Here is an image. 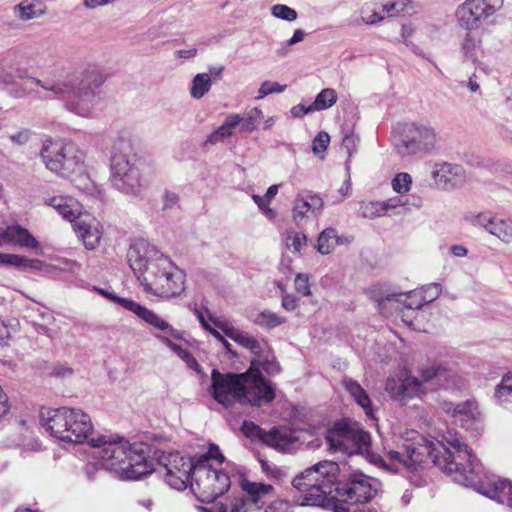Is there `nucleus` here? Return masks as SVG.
I'll return each instance as SVG.
<instances>
[{
    "instance_id": "obj_55",
    "label": "nucleus",
    "mask_w": 512,
    "mask_h": 512,
    "mask_svg": "<svg viewBox=\"0 0 512 512\" xmlns=\"http://www.w3.org/2000/svg\"><path fill=\"white\" fill-rule=\"evenodd\" d=\"M477 43L471 38L469 35L464 39L462 44V49L466 55V61H475V51H476Z\"/></svg>"
},
{
    "instance_id": "obj_45",
    "label": "nucleus",
    "mask_w": 512,
    "mask_h": 512,
    "mask_svg": "<svg viewBox=\"0 0 512 512\" xmlns=\"http://www.w3.org/2000/svg\"><path fill=\"white\" fill-rule=\"evenodd\" d=\"M391 186L394 192L404 195L411 189L412 177L406 172L398 173L392 179Z\"/></svg>"
},
{
    "instance_id": "obj_29",
    "label": "nucleus",
    "mask_w": 512,
    "mask_h": 512,
    "mask_svg": "<svg viewBox=\"0 0 512 512\" xmlns=\"http://www.w3.org/2000/svg\"><path fill=\"white\" fill-rule=\"evenodd\" d=\"M81 75L83 76L81 80L75 79L70 81L81 90L98 88L108 78V74L104 72L101 66H90Z\"/></svg>"
},
{
    "instance_id": "obj_34",
    "label": "nucleus",
    "mask_w": 512,
    "mask_h": 512,
    "mask_svg": "<svg viewBox=\"0 0 512 512\" xmlns=\"http://www.w3.org/2000/svg\"><path fill=\"white\" fill-rule=\"evenodd\" d=\"M12 267L49 274L53 267L42 260L14 254Z\"/></svg>"
},
{
    "instance_id": "obj_20",
    "label": "nucleus",
    "mask_w": 512,
    "mask_h": 512,
    "mask_svg": "<svg viewBox=\"0 0 512 512\" xmlns=\"http://www.w3.org/2000/svg\"><path fill=\"white\" fill-rule=\"evenodd\" d=\"M7 244L30 249L37 254H42L39 241L28 229L19 224L9 225L5 229L0 228V247Z\"/></svg>"
},
{
    "instance_id": "obj_9",
    "label": "nucleus",
    "mask_w": 512,
    "mask_h": 512,
    "mask_svg": "<svg viewBox=\"0 0 512 512\" xmlns=\"http://www.w3.org/2000/svg\"><path fill=\"white\" fill-rule=\"evenodd\" d=\"M41 159L51 172L71 180L79 176L81 180L89 179L84 174V155L78 147L70 142L46 140L43 143Z\"/></svg>"
},
{
    "instance_id": "obj_51",
    "label": "nucleus",
    "mask_w": 512,
    "mask_h": 512,
    "mask_svg": "<svg viewBox=\"0 0 512 512\" xmlns=\"http://www.w3.org/2000/svg\"><path fill=\"white\" fill-rule=\"evenodd\" d=\"M358 142L359 138L353 133H348L343 137L341 148L346 151L349 159L356 152Z\"/></svg>"
},
{
    "instance_id": "obj_57",
    "label": "nucleus",
    "mask_w": 512,
    "mask_h": 512,
    "mask_svg": "<svg viewBox=\"0 0 512 512\" xmlns=\"http://www.w3.org/2000/svg\"><path fill=\"white\" fill-rule=\"evenodd\" d=\"M483 2V8L487 16L490 17L503 7L504 0H483Z\"/></svg>"
},
{
    "instance_id": "obj_35",
    "label": "nucleus",
    "mask_w": 512,
    "mask_h": 512,
    "mask_svg": "<svg viewBox=\"0 0 512 512\" xmlns=\"http://www.w3.org/2000/svg\"><path fill=\"white\" fill-rule=\"evenodd\" d=\"M488 232L504 243H512V221L494 217Z\"/></svg>"
},
{
    "instance_id": "obj_49",
    "label": "nucleus",
    "mask_w": 512,
    "mask_h": 512,
    "mask_svg": "<svg viewBox=\"0 0 512 512\" xmlns=\"http://www.w3.org/2000/svg\"><path fill=\"white\" fill-rule=\"evenodd\" d=\"M385 216L394 212L398 208L404 207L409 204V200L404 195L394 196L385 201H382Z\"/></svg>"
},
{
    "instance_id": "obj_22",
    "label": "nucleus",
    "mask_w": 512,
    "mask_h": 512,
    "mask_svg": "<svg viewBox=\"0 0 512 512\" xmlns=\"http://www.w3.org/2000/svg\"><path fill=\"white\" fill-rule=\"evenodd\" d=\"M426 303H429V300H426V295H423V291L414 290L409 293L387 295L378 301L377 307L382 313L388 314V307L392 308L395 304H403L408 312L418 314L416 311Z\"/></svg>"
},
{
    "instance_id": "obj_33",
    "label": "nucleus",
    "mask_w": 512,
    "mask_h": 512,
    "mask_svg": "<svg viewBox=\"0 0 512 512\" xmlns=\"http://www.w3.org/2000/svg\"><path fill=\"white\" fill-rule=\"evenodd\" d=\"M240 124V114L231 113L227 115L223 124L218 127L209 137L211 143H217L233 135L234 129Z\"/></svg>"
},
{
    "instance_id": "obj_17",
    "label": "nucleus",
    "mask_w": 512,
    "mask_h": 512,
    "mask_svg": "<svg viewBox=\"0 0 512 512\" xmlns=\"http://www.w3.org/2000/svg\"><path fill=\"white\" fill-rule=\"evenodd\" d=\"M99 294L103 295L104 297L110 299L111 301L116 302L121 307H123L125 310L133 313L138 318L143 320L145 323L153 326L154 328L165 331L167 334L174 338H180V333L175 330L168 322H166L164 319H162L159 315H157L152 310L148 309L147 307L141 305L138 302H135L131 299L119 297L115 295L114 293L107 292L101 288H94Z\"/></svg>"
},
{
    "instance_id": "obj_63",
    "label": "nucleus",
    "mask_w": 512,
    "mask_h": 512,
    "mask_svg": "<svg viewBox=\"0 0 512 512\" xmlns=\"http://www.w3.org/2000/svg\"><path fill=\"white\" fill-rule=\"evenodd\" d=\"M282 307L287 311H294L298 307V300L294 295L287 294L282 298Z\"/></svg>"
},
{
    "instance_id": "obj_7",
    "label": "nucleus",
    "mask_w": 512,
    "mask_h": 512,
    "mask_svg": "<svg viewBox=\"0 0 512 512\" xmlns=\"http://www.w3.org/2000/svg\"><path fill=\"white\" fill-rule=\"evenodd\" d=\"M212 461L219 465L224 462V456L216 445H211L207 453L197 457L192 475L191 491L201 502L215 501L231 485L228 472L214 467Z\"/></svg>"
},
{
    "instance_id": "obj_18",
    "label": "nucleus",
    "mask_w": 512,
    "mask_h": 512,
    "mask_svg": "<svg viewBox=\"0 0 512 512\" xmlns=\"http://www.w3.org/2000/svg\"><path fill=\"white\" fill-rule=\"evenodd\" d=\"M326 440L335 451L354 452L367 449L370 435L358 427L342 429L336 426L327 432Z\"/></svg>"
},
{
    "instance_id": "obj_13",
    "label": "nucleus",
    "mask_w": 512,
    "mask_h": 512,
    "mask_svg": "<svg viewBox=\"0 0 512 512\" xmlns=\"http://www.w3.org/2000/svg\"><path fill=\"white\" fill-rule=\"evenodd\" d=\"M238 483L249 498L237 500L231 512H290L289 503L282 499L273 501L265 510L257 506V502L274 494L272 485L250 481L242 474L238 475Z\"/></svg>"
},
{
    "instance_id": "obj_16",
    "label": "nucleus",
    "mask_w": 512,
    "mask_h": 512,
    "mask_svg": "<svg viewBox=\"0 0 512 512\" xmlns=\"http://www.w3.org/2000/svg\"><path fill=\"white\" fill-rule=\"evenodd\" d=\"M45 90L57 94L72 93L73 97L67 100V108L78 116L93 118L99 112L100 97L93 91L81 90L72 82H58L50 87L43 86Z\"/></svg>"
},
{
    "instance_id": "obj_39",
    "label": "nucleus",
    "mask_w": 512,
    "mask_h": 512,
    "mask_svg": "<svg viewBox=\"0 0 512 512\" xmlns=\"http://www.w3.org/2000/svg\"><path fill=\"white\" fill-rule=\"evenodd\" d=\"M382 13L381 4L376 2L366 3L361 8V19L367 25H375L383 21L384 16Z\"/></svg>"
},
{
    "instance_id": "obj_14",
    "label": "nucleus",
    "mask_w": 512,
    "mask_h": 512,
    "mask_svg": "<svg viewBox=\"0 0 512 512\" xmlns=\"http://www.w3.org/2000/svg\"><path fill=\"white\" fill-rule=\"evenodd\" d=\"M160 472L165 482L173 489L184 490L188 484L191 486L197 458L186 457L178 452L155 453Z\"/></svg>"
},
{
    "instance_id": "obj_4",
    "label": "nucleus",
    "mask_w": 512,
    "mask_h": 512,
    "mask_svg": "<svg viewBox=\"0 0 512 512\" xmlns=\"http://www.w3.org/2000/svg\"><path fill=\"white\" fill-rule=\"evenodd\" d=\"M90 445L98 449L100 465L121 480H138L155 470L145 443L99 435L90 440Z\"/></svg>"
},
{
    "instance_id": "obj_40",
    "label": "nucleus",
    "mask_w": 512,
    "mask_h": 512,
    "mask_svg": "<svg viewBox=\"0 0 512 512\" xmlns=\"http://www.w3.org/2000/svg\"><path fill=\"white\" fill-rule=\"evenodd\" d=\"M211 87V77L207 73L197 74L190 88V94L195 99L202 98Z\"/></svg>"
},
{
    "instance_id": "obj_48",
    "label": "nucleus",
    "mask_w": 512,
    "mask_h": 512,
    "mask_svg": "<svg viewBox=\"0 0 512 512\" xmlns=\"http://www.w3.org/2000/svg\"><path fill=\"white\" fill-rule=\"evenodd\" d=\"M330 143V136L327 132L321 131L312 141V152L321 158Z\"/></svg>"
},
{
    "instance_id": "obj_56",
    "label": "nucleus",
    "mask_w": 512,
    "mask_h": 512,
    "mask_svg": "<svg viewBox=\"0 0 512 512\" xmlns=\"http://www.w3.org/2000/svg\"><path fill=\"white\" fill-rule=\"evenodd\" d=\"M242 431L247 437L254 438L259 436L261 439L262 435L265 433L262 432L261 429L252 422H244Z\"/></svg>"
},
{
    "instance_id": "obj_42",
    "label": "nucleus",
    "mask_w": 512,
    "mask_h": 512,
    "mask_svg": "<svg viewBox=\"0 0 512 512\" xmlns=\"http://www.w3.org/2000/svg\"><path fill=\"white\" fill-rule=\"evenodd\" d=\"M263 117V112L258 107L250 109L245 116L240 115L241 130L251 133L257 128L258 121Z\"/></svg>"
},
{
    "instance_id": "obj_61",
    "label": "nucleus",
    "mask_w": 512,
    "mask_h": 512,
    "mask_svg": "<svg viewBox=\"0 0 512 512\" xmlns=\"http://www.w3.org/2000/svg\"><path fill=\"white\" fill-rule=\"evenodd\" d=\"M11 405L9 398L0 385V418L4 417L10 411Z\"/></svg>"
},
{
    "instance_id": "obj_64",
    "label": "nucleus",
    "mask_w": 512,
    "mask_h": 512,
    "mask_svg": "<svg viewBox=\"0 0 512 512\" xmlns=\"http://www.w3.org/2000/svg\"><path fill=\"white\" fill-rule=\"evenodd\" d=\"M178 195L174 192L166 191L163 196V208L170 209L178 202Z\"/></svg>"
},
{
    "instance_id": "obj_15",
    "label": "nucleus",
    "mask_w": 512,
    "mask_h": 512,
    "mask_svg": "<svg viewBox=\"0 0 512 512\" xmlns=\"http://www.w3.org/2000/svg\"><path fill=\"white\" fill-rule=\"evenodd\" d=\"M380 482L363 473H354L347 483L335 488L334 499L345 504L350 512L349 504L366 503L373 499L380 489Z\"/></svg>"
},
{
    "instance_id": "obj_58",
    "label": "nucleus",
    "mask_w": 512,
    "mask_h": 512,
    "mask_svg": "<svg viewBox=\"0 0 512 512\" xmlns=\"http://www.w3.org/2000/svg\"><path fill=\"white\" fill-rule=\"evenodd\" d=\"M315 112L312 108V104L306 106L304 104H298L290 109L291 116L294 118H301L306 114Z\"/></svg>"
},
{
    "instance_id": "obj_8",
    "label": "nucleus",
    "mask_w": 512,
    "mask_h": 512,
    "mask_svg": "<svg viewBox=\"0 0 512 512\" xmlns=\"http://www.w3.org/2000/svg\"><path fill=\"white\" fill-rule=\"evenodd\" d=\"M41 423L51 436L61 441L90 444L93 438L94 425L91 417L81 409H47L41 412Z\"/></svg>"
},
{
    "instance_id": "obj_19",
    "label": "nucleus",
    "mask_w": 512,
    "mask_h": 512,
    "mask_svg": "<svg viewBox=\"0 0 512 512\" xmlns=\"http://www.w3.org/2000/svg\"><path fill=\"white\" fill-rule=\"evenodd\" d=\"M440 406L446 414L453 417L462 427L466 429H479L482 415L476 401L466 400L455 404L444 400L440 403Z\"/></svg>"
},
{
    "instance_id": "obj_37",
    "label": "nucleus",
    "mask_w": 512,
    "mask_h": 512,
    "mask_svg": "<svg viewBox=\"0 0 512 512\" xmlns=\"http://www.w3.org/2000/svg\"><path fill=\"white\" fill-rule=\"evenodd\" d=\"M339 243L340 238L337 236L336 231L332 228H328L322 231V233L319 235L317 241V250L321 254L327 255L330 254Z\"/></svg>"
},
{
    "instance_id": "obj_43",
    "label": "nucleus",
    "mask_w": 512,
    "mask_h": 512,
    "mask_svg": "<svg viewBox=\"0 0 512 512\" xmlns=\"http://www.w3.org/2000/svg\"><path fill=\"white\" fill-rule=\"evenodd\" d=\"M359 213L367 219L385 216L382 201H361L359 203Z\"/></svg>"
},
{
    "instance_id": "obj_12",
    "label": "nucleus",
    "mask_w": 512,
    "mask_h": 512,
    "mask_svg": "<svg viewBox=\"0 0 512 512\" xmlns=\"http://www.w3.org/2000/svg\"><path fill=\"white\" fill-rule=\"evenodd\" d=\"M324 433L322 428L308 430H292L288 428H273L262 435V441L269 447L282 452L294 453L304 446L319 447L320 435Z\"/></svg>"
},
{
    "instance_id": "obj_62",
    "label": "nucleus",
    "mask_w": 512,
    "mask_h": 512,
    "mask_svg": "<svg viewBox=\"0 0 512 512\" xmlns=\"http://www.w3.org/2000/svg\"><path fill=\"white\" fill-rule=\"evenodd\" d=\"M10 338H11L10 326L4 321H0V346L7 345Z\"/></svg>"
},
{
    "instance_id": "obj_11",
    "label": "nucleus",
    "mask_w": 512,
    "mask_h": 512,
    "mask_svg": "<svg viewBox=\"0 0 512 512\" xmlns=\"http://www.w3.org/2000/svg\"><path fill=\"white\" fill-rule=\"evenodd\" d=\"M437 145V133L426 123H406L395 134V146L403 156L422 157L433 152Z\"/></svg>"
},
{
    "instance_id": "obj_31",
    "label": "nucleus",
    "mask_w": 512,
    "mask_h": 512,
    "mask_svg": "<svg viewBox=\"0 0 512 512\" xmlns=\"http://www.w3.org/2000/svg\"><path fill=\"white\" fill-rule=\"evenodd\" d=\"M381 11L388 17L412 15L416 12V4L413 0H394L381 4Z\"/></svg>"
},
{
    "instance_id": "obj_53",
    "label": "nucleus",
    "mask_w": 512,
    "mask_h": 512,
    "mask_svg": "<svg viewBox=\"0 0 512 512\" xmlns=\"http://www.w3.org/2000/svg\"><path fill=\"white\" fill-rule=\"evenodd\" d=\"M32 132L29 129L22 128L9 136L12 143L16 145H25L31 139Z\"/></svg>"
},
{
    "instance_id": "obj_27",
    "label": "nucleus",
    "mask_w": 512,
    "mask_h": 512,
    "mask_svg": "<svg viewBox=\"0 0 512 512\" xmlns=\"http://www.w3.org/2000/svg\"><path fill=\"white\" fill-rule=\"evenodd\" d=\"M432 177L440 186L453 187L463 182L465 171L458 164L437 162L433 165Z\"/></svg>"
},
{
    "instance_id": "obj_23",
    "label": "nucleus",
    "mask_w": 512,
    "mask_h": 512,
    "mask_svg": "<svg viewBox=\"0 0 512 512\" xmlns=\"http://www.w3.org/2000/svg\"><path fill=\"white\" fill-rule=\"evenodd\" d=\"M483 5V0H466L462 3L456 10L459 25L468 30L479 28L488 18Z\"/></svg>"
},
{
    "instance_id": "obj_30",
    "label": "nucleus",
    "mask_w": 512,
    "mask_h": 512,
    "mask_svg": "<svg viewBox=\"0 0 512 512\" xmlns=\"http://www.w3.org/2000/svg\"><path fill=\"white\" fill-rule=\"evenodd\" d=\"M46 7L34 0H23L13 8L14 15L22 20L29 21L45 14Z\"/></svg>"
},
{
    "instance_id": "obj_24",
    "label": "nucleus",
    "mask_w": 512,
    "mask_h": 512,
    "mask_svg": "<svg viewBox=\"0 0 512 512\" xmlns=\"http://www.w3.org/2000/svg\"><path fill=\"white\" fill-rule=\"evenodd\" d=\"M77 237L88 250H95L103 236V225L96 218H81L73 225Z\"/></svg>"
},
{
    "instance_id": "obj_36",
    "label": "nucleus",
    "mask_w": 512,
    "mask_h": 512,
    "mask_svg": "<svg viewBox=\"0 0 512 512\" xmlns=\"http://www.w3.org/2000/svg\"><path fill=\"white\" fill-rule=\"evenodd\" d=\"M494 397L501 405L512 404V373L503 376L501 382L495 388Z\"/></svg>"
},
{
    "instance_id": "obj_21",
    "label": "nucleus",
    "mask_w": 512,
    "mask_h": 512,
    "mask_svg": "<svg viewBox=\"0 0 512 512\" xmlns=\"http://www.w3.org/2000/svg\"><path fill=\"white\" fill-rule=\"evenodd\" d=\"M43 84L41 80L25 77L21 74L15 75L13 71H9L5 66H0V89H10V92L16 97H22L33 92L34 87Z\"/></svg>"
},
{
    "instance_id": "obj_25",
    "label": "nucleus",
    "mask_w": 512,
    "mask_h": 512,
    "mask_svg": "<svg viewBox=\"0 0 512 512\" xmlns=\"http://www.w3.org/2000/svg\"><path fill=\"white\" fill-rule=\"evenodd\" d=\"M44 204L69 222H74L82 213V205L75 198L67 195L47 196L44 198Z\"/></svg>"
},
{
    "instance_id": "obj_52",
    "label": "nucleus",
    "mask_w": 512,
    "mask_h": 512,
    "mask_svg": "<svg viewBox=\"0 0 512 512\" xmlns=\"http://www.w3.org/2000/svg\"><path fill=\"white\" fill-rule=\"evenodd\" d=\"M295 289L303 296H309L311 294L309 276L307 274H297L295 278Z\"/></svg>"
},
{
    "instance_id": "obj_59",
    "label": "nucleus",
    "mask_w": 512,
    "mask_h": 512,
    "mask_svg": "<svg viewBox=\"0 0 512 512\" xmlns=\"http://www.w3.org/2000/svg\"><path fill=\"white\" fill-rule=\"evenodd\" d=\"M185 362L186 366L196 372L197 374H202V367L198 363V361L195 359V357L188 351L185 356L181 359Z\"/></svg>"
},
{
    "instance_id": "obj_10",
    "label": "nucleus",
    "mask_w": 512,
    "mask_h": 512,
    "mask_svg": "<svg viewBox=\"0 0 512 512\" xmlns=\"http://www.w3.org/2000/svg\"><path fill=\"white\" fill-rule=\"evenodd\" d=\"M128 142L114 145L111 157V181L113 187L126 195L136 196L141 192V178Z\"/></svg>"
},
{
    "instance_id": "obj_3",
    "label": "nucleus",
    "mask_w": 512,
    "mask_h": 512,
    "mask_svg": "<svg viewBox=\"0 0 512 512\" xmlns=\"http://www.w3.org/2000/svg\"><path fill=\"white\" fill-rule=\"evenodd\" d=\"M127 258L144 292L168 299L185 290V272L146 240H135L129 247Z\"/></svg>"
},
{
    "instance_id": "obj_28",
    "label": "nucleus",
    "mask_w": 512,
    "mask_h": 512,
    "mask_svg": "<svg viewBox=\"0 0 512 512\" xmlns=\"http://www.w3.org/2000/svg\"><path fill=\"white\" fill-rule=\"evenodd\" d=\"M343 386L355 402L364 410L365 414L370 419H374V410L370 398L360 384L353 379L346 378L343 380Z\"/></svg>"
},
{
    "instance_id": "obj_47",
    "label": "nucleus",
    "mask_w": 512,
    "mask_h": 512,
    "mask_svg": "<svg viewBox=\"0 0 512 512\" xmlns=\"http://www.w3.org/2000/svg\"><path fill=\"white\" fill-rule=\"evenodd\" d=\"M286 88H287L286 84H280L275 81H264L258 90V96L256 97V99L260 100L270 94L281 93V92L285 91Z\"/></svg>"
},
{
    "instance_id": "obj_32",
    "label": "nucleus",
    "mask_w": 512,
    "mask_h": 512,
    "mask_svg": "<svg viewBox=\"0 0 512 512\" xmlns=\"http://www.w3.org/2000/svg\"><path fill=\"white\" fill-rule=\"evenodd\" d=\"M249 319L255 325L267 330L274 329L286 322L284 317L268 309L249 316Z\"/></svg>"
},
{
    "instance_id": "obj_5",
    "label": "nucleus",
    "mask_w": 512,
    "mask_h": 512,
    "mask_svg": "<svg viewBox=\"0 0 512 512\" xmlns=\"http://www.w3.org/2000/svg\"><path fill=\"white\" fill-rule=\"evenodd\" d=\"M338 465L332 461L319 462L298 475L292 486L300 493L297 503L300 506H319L333 512H347L345 504L334 499Z\"/></svg>"
},
{
    "instance_id": "obj_6",
    "label": "nucleus",
    "mask_w": 512,
    "mask_h": 512,
    "mask_svg": "<svg viewBox=\"0 0 512 512\" xmlns=\"http://www.w3.org/2000/svg\"><path fill=\"white\" fill-rule=\"evenodd\" d=\"M420 374L421 380L408 372H402L397 379L389 378L387 380L385 390L391 397L403 400L425 393L424 383H431L445 389H459L464 385V380L461 377L438 364L423 367Z\"/></svg>"
},
{
    "instance_id": "obj_2",
    "label": "nucleus",
    "mask_w": 512,
    "mask_h": 512,
    "mask_svg": "<svg viewBox=\"0 0 512 512\" xmlns=\"http://www.w3.org/2000/svg\"><path fill=\"white\" fill-rule=\"evenodd\" d=\"M426 457L432 458L455 482L471 486L512 508V484L507 480H497L485 488L481 478V464L457 434L450 430L440 435L436 442L417 435L398 449L389 450L384 456L372 454L370 461L388 471L409 476L418 471Z\"/></svg>"
},
{
    "instance_id": "obj_41",
    "label": "nucleus",
    "mask_w": 512,
    "mask_h": 512,
    "mask_svg": "<svg viewBox=\"0 0 512 512\" xmlns=\"http://www.w3.org/2000/svg\"><path fill=\"white\" fill-rule=\"evenodd\" d=\"M337 101V93L334 89L326 88L317 94L312 108L314 111H322L332 107Z\"/></svg>"
},
{
    "instance_id": "obj_46",
    "label": "nucleus",
    "mask_w": 512,
    "mask_h": 512,
    "mask_svg": "<svg viewBox=\"0 0 512 512\" xmlns=\"http://www.w3.org/2000/svg\"><path fill=\"white\" fill-rule=\"evenodd\" d=\"M271 14L278 19L285 20L288 22L295 21L297 19V12L293 8L284 4H275L271 7Z\"/></svg>"
},
{
    "instance_id": "obj_54",
    "label": "nucleus",
    "mask_w": 512,
    "mask_h": 512,
    "mask_svg": "<svg viewBox=\"0 0 512 512\" xmlns=\"http://www.w3.org/2000/svg\"><path fill=\"white\" fill-rule=\"evenodd\" d=\"M156 338L173 351L180 359H182L188 350L184 349L181 345L174 343L167 336L157 335Z\"/></svg>"
},
{
    "instance_id": "obj_26",
    "label": "nucleus",
    "mask_w": 512,
    "mask_h": 512,
    "mask_svg": "<svg viewBox=\"0 0 512 512\" xmlns=\"http://www.w3.org/2000/svg\"><path fill=\"white\" fill-rule=\"evenodd\" d=\"M323 207L322 199L309 193H300L296 196L292 217L297 224H301L305 219L315 216Z\"/></svg>"
},
{
    "instance_id": "obj_1",
    "label": "nucleus",
    "mask_w": 512,
    "mask_h": 512,
    "mask_svg": "<svg viewBox=\"0 0 512 512\" xmlns=\"http://www.w3.org/2000/svg\"><path fill=\"white\" fill-rule=\"evenodd\" d=\"M194 313L201 327L226 352H232V345L226 339L230 338L255 355L249 369L244 373L224 374L213 369L209 395L224 406H230L234 402L251 406L270 404L275 399V389L270 381L264 379L262 372L275 375L280 371V366L268 343L236 328L226 318L215 316L206 308H196Z\"/></svg>"
},
{
    "instance_id": "obj_60",
    "label": "nucleus",
    "mask_w": 512,
    "mask_h": 512,
    "mask_svg": "<svg viewBox=\"0 0 512 512\" xmlns=\"http://www.w3.org/2000/svg\"><path fill=\"white\" fill-rule=\"evenodd\" d=\"M484 73V70L482 68L478 69L476 72H474L467 82V87L471 92H477L480 88L478 80L480 79L481 75Z\"/></svg>"
},
{
    "instance_id": "obj_38",
    "label": "nucleus",
    "mask_w": 512,
    "mask_h": 512,
    "mask_svg": "<svg viewBox=\"0 0 512 512\" xmlns=\"http://www.w3.org/2000/svg\"><path fill=\"white\" fill-rule=\"evenodd\" d=\"M285 247L292 253L301 254L307 246V237L305 234L288 230L284 234Z\"/></svg>"
},
{
    "instance_id": "obj_44",
    "label": "nucleus",
    "mask_w": 512,
    "mask_h": 512,
    "mask_svg": "<svg viewBox=\"0 0 512 512\" xmlns=\"http://www.w3.org/2000/svg\"><path fill=\"white\" fill-rule=\"evenodd\" d=\"M495 216L489 213L470 211L464 216L465 220L473 226L483 227L487 232Z\"/></svg>"
},
{
    "instance_id": "obj_50",
    "label": "nucleus",
    "mask_w": 512,
    "mask_h": 512,
    "mask_svg": "<svg viewBox=\"0 0 512 512\" xmlns=\"http://www.w3.org/2000/svg\"><path fill=\"white\" fill-rule=\"evenodd\" d=\"M260 464L262 471L267 475V477L271 479L279 481L286 476L285 472L281 468L270 463L267 460H261Z\"/></svg>"
}]
</instances>
